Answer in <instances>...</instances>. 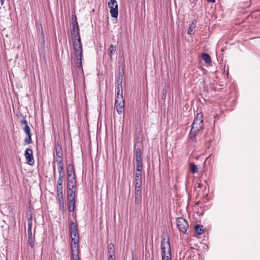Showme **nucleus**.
Wrapping results in <instances>:
<instances>
[{
    "instance_id": "obj_1",
    "label": "nucleus",
    "mask_w": 260,
    "mask_h": 260,
    "mask_svg": "<svg viewBox=\"0 0 260 260\" xmlns=\"http://www.w3.org/2000/svg\"><path fill=\"white\" fill-rule=\"evenodd\" d=\"M73 36V54L77 59V63L78 64L80 73H82V57L83 49L81 40L79 33V28L74 26L71 32Z\"/></svg>"
},
{
    "instance_id": "obj_2",
    "label": "nucleus",
    "mask_w": 260,
    "mask_h": 260,
    "mask_svg": "<svg viewBox=\"0 0 260 260\" xmlns=\"http://www.w3.org/2000/svg\"><path fill=\"white\" fill-rule=\"evenodd\" d=\"M70 236L71 238V246H79V234L76 223L72 222L70 226Z\"/></svg>"
},
{
    "instance_id": "obj_3",
    "label": "nucleus",
    "mask_w": 260,
    "mask_h": 260,
    "mask_svg": "<svg viewBox=\"0 0 260 260\" xmlns=\"http://www.w3.org/2000/svg\"><path fill=\"white\" fill-rule=\"evenodd\" d=\"M161 251L162 256L171 255L169 238L166 236L161 237Z\"/></svg>"
},
{
    "instance_id": "obj_4",
    "label": "nucleus",
    "mask_w": 260,
    "mask_h": 260,
    "mask_svg": "<svg viewBox=\"0 0 260 260\" xmlns=\"http://www.w3.org/2000/svg\"><path fill=\"white\" fill-rule=\"evenodd\" d=\"M108 6L111 17L116 18L118 15V5L116 0H109Z\"/></svg>"
},
{
    "instance_id": "obj_5",
    "label": "nucleus",
    "mask_w": 260,
    "mask_h": 260,
    "mask_svg": "<svg viewBox=\"0 0 260 260\" xmlns=\"http://www.w3.org/2000/svg\"><path fill=\"white\" fill-rule=\"evenodd\" d=\"M176 222L178 230L183 233H185L188 228L186 220L182 217H178L176 219Z\"/></svg>"
},
{
    "instance_id": "obj_6",
    "label": "nucleus",
    "mask_w": 260,
    "mask_h": 260,
    "mask_svg": "<svg viewBox=\"0 0 260 260\" xmlns=\"http://www.w3.org/2000/svg\"><path fill=\"white\" fill-rule=\"evenodd\" d=\"M75 173L74 166L70 165L67 171L68 181L67 183H76Z\"/></svg>"
},
{
    "instance_id": "obj_7",
    "label": "nucleus",
    "mask_w": 260,
    "mask_h": 260,
    "mask_svg": "<svg viewBox=\"0 0 260 260\" xmlns=\"http://www.w3.org/2000/svg\"><path fill=\"white\" fill-rule=\"evenodd\" d=\"M76 183H67V199L68 200L71 199L72 200H75L76 196Z\"/></svg>"
},
{
    "instance_id": "obj_8",
    "label": "nucleus",
    "mask_w": 260,
    "mask_h": 260,
    "mask_svg": "<svg viewBox=\"0 0 260 260\" xmlns=\"http://www.w3.org/2000/svg\"><path fill=\"white\" fill-rule=\"evenodd\" d=\"M202 115H200L198 113L196 118L194 120L192 124L191 128H194L196 131H200L203 126V120L202 119Z\"/></svg>"
},
{
    "instance_id": "obj_9",
    "label": "nucleus",
    "mask_w": 260,
    "mask_h": 260,
    "mask_svg": "<svg viewBox=\"0 0 260 260\" xmlns=\"http://www.w3.org/2000/svg\"><path fill=\"white\" fill-rule=\"evenodd\" d=\"M55 154H54V158L56 161L57 162V160H60L63 161V153L62 151V148L59 143H56L55 144Z\"/></svg>"
},
{
    "instance_id": "obj_10",
    "label": "nucleus",
    "mask_w": 260,
    "mask_h": 260,
    "mask_svg": "<svg viewBox=\"0 0 260 260\" xmlns=\"http://www.w3.org/2000/svg\"><path fill=\"white\" fill-rule=\"evenodd\" d=\"M24 156L27 164L30 166H32L35 163L32 150L30 148H27L25 151Z\"/></svg>"
},
{
    "instance_id": "obj_11",
    "label": "nucleus",
    "mask_w": 260,
    "mask_h": 260,
    "mask_svg": "<svg viewBox=\"0 0 260 260\" xmlns=\"http://www.w3.org/2000/svg\"><path fill=\"white\" fill-rule=\"evenodd\" d=\"M57 191V196L58 199V202L59 206V209L62 211H64V198L63 194V189L60 190H56Z\"/></svg>"
},
{
    "instance_id": "obj_12",
    "label": "nucleus",
    "mask_w": 260,
    "mask_h": 260,
    "mask_svg": "<svg viewBox=\"0 0 260 260\" xmlns=\"http://www.w3.org/2000/svg\"><path fill=\"white\" fill-rule=\"evenodd\" d=\"M72 260H80L79 258V246H71Z\"/></svg>"
},
{
    "instance_id": "obj_13",
    "label": "nucleus",
    "mask_w": 260,
    "mask_h": 260,
    "mask_svg": "<svg viewBox=\"0 0 260 260\" xmlns=\"http://www.w3.org/2000/svg\"><path fill=\"white\" fill-rule=\"evenodd\" d=\"M76 61L77 62V59L75 57ZM76 63H77L76 62ZM78 67V70H77L76 71H73V79L74 81L75 82L76 81H78L79 79L82 78L84 76V72H83V69L82 68V73L81 74L80 72V69L79 68L78 64H77Z\"/></svg>"
},
{
    "instance_id": "obj_14",
    "label": "nucleus",
    "mask_w": 260,
    "mask_h": 260,
    "mask_svg": "<svg viewBox=\"0 0 260 260\" xmlns=\"http://www.w3.org/2000/svg\"><path fill=\"white\" fill-rule=\"evenodd\" d=\"M108 253L109 255L108 260H115V248L113 244L110 243L108 245Z\"/></svg>"
},
{
    "instance_id": "obj_15",
    "label": "nucleus",
    "mask_w": 260,
    "mask_h": 260,
    "mask_svg": "<svg viewBox=\"0 0 260 260\" xmlns=\"http://www.w3.org/2000/svg\"><path fill=\"white\" fill-rule=\"evenodd\" d=\"M57 167L59 175L64 176L65 172L63 169V162L60 160H57Z\"/></svg>"
},
{
    "instance_id": "obj_16",
    "label": "nucleus",
    "mask_w": 260,
    "mask_h": 260,
    "mask_svg": "<svg viewBox=\"0 0 260 260\" xmlns=\"http://www.w3.org/2000/svg\"><path fill=\"white\" fill-rule=\"evenodd\" d=\"M199 132V131H196L195 129L191 128L189 132V138L190 140L194 143L197 142L196 136Z\"/></svg>"
},
{
    "instance_id": "obj_17",
    "label": "nucleus",
    "mask_w": 260,
    "mask_h": 260,
    "mask_svg": "<svg viewBox=\"0 0 260 260\" xmlns=\"http://www.w3.org/2000/svg\"><path fill=\"white\" fill-rule=\"evenodd\" d=\"M205 232L203 225L197 224L194 226V232L198 235H201Z\"/></svg>"
},
{
    "instance_id": "obj_18",
    "label": "nucleus",
    "mask_w": 260,
    "mask_h": 260,
    "mask_svg": "<svg viewBox=\"0 0 260 260\" xmlns=\"http://www.w3.org/2000/svg\"><path fill=\"white\" fill-rule=\"evenodd\" d=\"M64 177V176L59 175L56 185V190L63 189L62 183L63 182Z\"/></svg>"
},
{
    "instance_id": "obj_19",
    "label": "nucleus",
    "mask_w": 260,
    "mask_h": 260,
    "mask_svg": "<svg viewBox=\"0 0 260 260\" xmlns=\"http://www.w3.org/2000/svg\"><path fill=\"white\" fill-rule=\"evenodd\" d=\"M28 237H32V216L28 218V230H27Z\"/></svg>"
},
{
    "instance_id": "obj_20",
    "label": "nucleus",
    "mask_w": 260,
    "mask_h": 260,
    "mask_svg": "<svg viewBox=\"0 0 260 260\" xmlns=\"http://www.w3.org/2000/svg\"><path fill=\"white\" fill-rule=\"evenodd\" d=\"M115 107H116V111L118 114L120 115L123 112L124 110V103H123V104L119 103L118 104H115Z\"/></svg>"
},
{
    "instance_id": "obj_21",
    "label": "nucleus",
    "mask_w": 260,
    "mask_h": 260,
    "mask_svg": "<svg viewBox=\"0 0 260 260\" xmlns=\"http://www.w3.org/2000/svg\"><path fill=\"white\" fill-rule=\"evenodd\" d=\"M116 50V47L113 44H111L108 49V53L111 60L112 59V55Z\"/></svg>"
},
{
    "instance_id": "obj_22",
    "label": "nucleus",
    "mask_w": 260,
    "mask_h": 260,
    "mask_svg": "<svg viewBox=\"0 0 260 260\" xmlns=\"http://www.w3.org/2000/svg\"><path fill=\"white\" fill-rule=\"evenodd\" d=\"M68 209L70 212L74 211L75 209V200H68Z\"/></svg>"
},
{
    "instance_id": "obj_23",
    "label": "nucleus",
    "mask_w": 260,
    "mask_h": 260,
    "mask_svg": "<svg viewBox=\"0 0 260 260\" xmlns=\"http://www.w3.org/2000/svg\"><path fill=\"white\" fill-rule=\"evenodd\" d=\"M196 23H197L196 20H193L192 21L189 28L188 29L187 33L188 34L191 35V34H194V29H195V28L196 27Z\"/></svg>"
},
{
    "instance_id": "obj_24",
    "label": "nucleus",
    "mask_w": 260,
    "mask_h": 260,
    "mask_svg": "<svg viewBox=\"0 0 260 260\" xmlns=\"http://www.w3.org/2000/svg\"><path fill=\"white\" fill-rule=\"evenodd\" d=\"M141 150L140 148H137L136 149V161H142L141 157Z\"/></svg>"
},
{
    "instance_id": "obj_25",
    "label": "nucleus",
    "mask_w": 260,
    "mask_h": 260,
    "mask_svg": "<svg viewBox=\"0 0 260 260\" xmlns=\"http://www.w3.org/2000/svg\"><path fill=\"white\" fill-rule=\"evenodd\" d=\"M27 135V137H26L24 140V145L29 144L32 143V141L31 139V134L29 133V134H26Z\"/></svg>"
},
{
    "instance_id": "obj_26",
    "label": "nucleus",
    "mask_w": 260,
    "mask_h": 260,
    "mask_svg": "<svg viewBox=\"0 0 260 260\" xmlns=\"http://www.w3.org/2000/svg\"><path fill=\"white\" fill-rule=\"evenodd\" d=\"M135 196H142V186H136Z\"/></svg>"
},
{
    "instance_id": "obj_27",
    "label": "nucleus",
    "mask_w": 260,
    "mask_h": 260,
    "mask_svg": "<svg viewBox=\"0 0 260 260\" xmlns=\"http://www.w3.org/2000/svg\"><path fill=\"white\" fill-rule=\"evenodd\" d=\"M72 24L73 27H74V26L76 27H79L77 17L75 14L72 15Z\"/></svg>"
},
{
    "instance_id": "obj_28",
    "label": "nucleus",
    "mask_w": 260,
    "mask_h": 260,
    "mask_svg": "<svg viewBox=\"0 0 260 260\" xmlns=\"http://www.w3.org/2000/svg\"><path fill=\"white\" fill-rule=\"evenodd\" d=\"M202 58L205 60L207 63L211 62V58L209 55L207 53H204L202 54Z\"/></svg>"
},
{
    "instance_id": "obj_29",
    "label": "nucleus",
    "mask_w": 260,
    "mask_h": 260,
    "mask_svg": "<svg viewBox=\"0 0 260 260\" xmlns=\"http://www.w3.org/2000/svg\"><path fill=\"white\" fill-rule=\"evenodd\" d=\"M189 169L192 173H196L198 171V167L194 163L190 164Z\"/></svg>"
},
{
    "instance_id": "obj_30",
    "label": "nucleus",
    "mask_w": 260,
    "mask_h": 260,
    "mask_svg": "<svg viewBox=\"0 0 260 260\" xmlns=\"http://www.w3.org/2000/svg\"><path fill=\"white\" fill-rule=\"evenodd\" d=\"M117 86H118V88L121 87L122 86V76L120 74V73L118 74L117 78Z\"/></svg>"
},
{
    "instance_id": "obj_31",
    "label": "nucleus",
    "mask_w": 260,
    "mask_h": 260,
    "mask_svg": "<svg viewBox=\"0 0 260 260\" xmlns=\"http://www.w3.org/2000/svg\"><path fill=\"white\" fill-rule=\"evenodd\" d=\"M135 184L136 186H142V177H135Z\"/></svg>"
},
{
    "instance_id": "obj_32",
    "label": "nucleus",
    "mask_w": 260,
    "mask_h": 260,
    "mask_svg": "<svg viewBox=\"0 0 260 260\" xmlns=\"http://www.w3.org/2000/svg\"><path fill=\"white\" fill-rule=\"evenodd\" d=\"M122 104L124 103V100L123 98V97H120L118 96V98H116L115 102V104Z\"/></svg>"
},
{
    "instance_id": "obj_33",
    "label": "nucleus",
    "mask_w": 260,
    "mask_h": 260,
    "mask_svg": "<svg viewBox=\"0 0 260 260\" xmlns=\"http://www.w3.org/2000/svg\"><path fill=\"white\" fill-rule=\"evenodd\" d=\"M29 245L31 247H34L35 246V240L34 238L32 237H29L28 239Z\"/></svg>"
},
{
    "instance_id": "obj_34",
    "label": "nucleus",
    "mask_w": 260,
    "mask_h": 260,
    "mask_svg": "<svg viewBox=\"0 0 260 260\" xmlns=\"http://www.w3.org/2000/svg\"><path fill=\"white\" fill-rule=\"evenodd\" d=\"M117 96L116 98H118V96L120 97H123L122 95V87L118 88V86H117Z\"/></svg>"
},
{
    "instance_id": "obj_35",
    "label": "nucleus",
    "mask_w": 260,
    "mask_h": 260,
    "mask_svg": "<svg viewBox=\"0 0 260 260\" xmlns=\"http://www.w3.org/2000/svg\"><path fill=\"white\" fill-rule=\"evenodd\" d=\"M137 162V167H136V170L137 172L141 171L142 169V161H136Z\"/></svg>"
},
{
    "instance_id": "obj_36",
    "label": "nucleus",
    "mask_w": 260,
    "mask_h": 260,
    "mask_svg": "<svg viewBox=\"0 0 260 260\" xmlns=\"http://www.w3.org/2000/svg\"><path fill=\"white\" fill-rule=\"evenodd\" d=\"M142 201V196H135V203L136 204H139Z\"/></svg>"
},
{
    "instance_id": "obj_37",
    "label": "nucleus",
    "mask_w": 260,
    "mask_h": 260,
    "mask_svg": "<svg viewBox=\"0 0 260 260\" xmlns=\"http://www.w3.org/2000/svg\"><path fill=\"white\" fill-rule=\"evenodd\" d=\"M23 129L26 134H29V133H31L30 128L28 125H25L23 128Z\"/></svg>"
},
{
    "instance_id": "obj_38",
    "label": "nucleus",
    "mask_w": 260,
    "mask_h": 260,
    "mask_svg": "<svg viewBox=\"0 0 260 260\" xmlns=\"http://www.w3.org/2000/svg\"><path fill=\"white\" fill-rule=\"evenodd\" d=\"M42 42L41 44V48H42V49L44 50L45 49V41H44V35L43 30L42 31Z\"/></svg>"
},
{
    "instance_id": "obj_39",
    "label": "nucleus",
    "mask_w": 260,
    "mask_h": 260,
    "mask_svg": "<svg viewBox=\"0 0 260 260\" xmlns=\"http://www.w3.org/2000/svg\"><path fill=\"white\" fill-rule=\"evenodd\" d=\"M20 124L21 125H28V123H27V121H26V120L25 119V118L23 117L22 120H21L20 122Z\"/></svg>"
},
{
    "instance_id": "obj_40",
    "label": "nucleus",
    "mask_w": 260,
    "mask_h": 260,
    "mask_svg": "<svg viewBox=\"0 0 260 260\" xmlns=\"http://www.w3.org/2000/svg\"><path fill=\"white\" fill-rule=\"evenodd\" d=\"M146 260H153V258H151L150 256L149 251H146Z\"/></svg>"
},
{
    "instance_id": "obj_41",
    "label": "nucleus",
    "mask_w": 260,
    "mask_h": 260,
    "mask_svg": "<svg viewBox=\"0 0 260 260\" xmlns=\"http://www.w3.org/2000/svg\"><path fill=\"white\" fill-rule=\"evenodd\" d=\"M171 255L162 256V260H171Z\"/></svg>"
},
{
    "instance_id": "obj_42",
    "label": "nucleus",
    "mask_w": 260,
    "mask_h": 260,
    "mask_svg": "<svg viewBox=\"0 0 260 260\" xmlns=\"http://www.w3.org/2000/svg\"><path fill=\"white\" fill-rule=\"evenodd\" d=\"M135 177H142V172L141 171L137 172V171H136Z\"/></svg>"
},
{
    "instance_id": "obj_43",
    "label": "nucleus",
    "mask_w": 260,
    "mask_h": 260,
    "mask_svg": "<svg viewBox=\"0 0 260 260\" xmlns=\"http://www.w3.org/2000/svg\"><path fill=\"white\" fill-rule=\"evenodd\" d=\"M53 176L54 177H55V176H56V168H55V165H54L53 167Z\"/></svg>"
},
{
    "instance_id": "obj_44",
    "label": "nucleus",
    "mask_w": 260,
    "mask_h": 260,
    "mask_svg": "<svg viewBox=\"0 0 260 260\" xmlns=\"http://www.w3.org/2000/svg\"><path fill=\"white\" fill-rule=\"evenodd\" d=\"M208 2L214 3L215 2V0H207Z\"/></svg>"
},
{
    "instance_id": "obj_45",
    "label": "nucleus",
    "mask_w": 260,
    "mask_h": 260,
    "mask_svg": "<svg viewBox=\"0 0 260 260\" xmlns=\"http://www.w3.org/2000/svg\"><path fill=\"white\" fill-rule=\"evenodd\" d=\"M1 1V6H3L4 4V2H5V0H0Z\"/></svg>"
},
{
    "instance_id": "obj_46",
    "label": "nucleus",
    "mask_w": 260,
    "mask_h": 260,
    "mask_svg": "<svg viewBox=\"0 0 260 260\" xmlns=\"http://www.w3.org/2000/svg\"><path fill=\"white\" fill-rule=\"evenodd\" d=\"M211 142V139H210L209 140H208V143H210Z\"/></svg>"
},
{
    "instance_id": "obj_47",
    "label": "nucleus",
    "mask_w": 260,
    "mask_h": 260,
    "mask_svg": "<svg viewBox=\"0 0 260 260\" xmlns=\"http://www.w3.org/2000/svg\"><path fill=\"white\" fill-rule=\"evenodd\" d=\"M201 186V185L199 184L198 187H200Z\"/></svg>"
}]
</instances>
